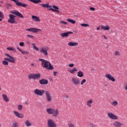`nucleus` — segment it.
I'll list each match as a JSON object with an SVG mask.
<instances>
[{
    "label": "nucleus",
    "instance_id": "obj_1",
    "mask_svg": "<svg viewBox=\"0 0 127 127\" xmlns=\"http://www.w3.org/2000/svg\"><path fill=\"white\" fill-rule=\"evenodd\" d=\"M44 93L46 97V100L47 102H51V101H52V96H51V94L50 93V91H45L43 89H35L34 90V94L37 96H43V94H44Z\"/></svg>",
    "mask_w": 127,
    "mask_h": 127
},
{
    "label": "nucleus",
    "instance_id": "obj_2",
    "mask_svg": "<svg viewBox=\"0 0 127 127\" xmlns=\"http://www.w3.org/2000/svg\"><path fill=\"white\" fill-rule=\"evenodd\" d=\"M46 111L48 115H52L54 118H57L59 115V110L57 108H49Z\"/></svg>",
    "mask_w": 127,
    "mask_h": 127
},
{
    "label": "nucleus",
    "instance_id": "obj_3",
    "mask_svg": "<svg viewBox=\"0 0 127 127\" xmlns=\"http://www.w3.org/2000/svg\"><path fill=\"white\" fill-rule=\"evenodd\" d=\"M39 61H41L42 66L44 68H46L49 70H53V69H54V67L53 66H52L51 63H50V62H48V61L43 60L42 59H40Z\"/></svg>",
    "mask_w": 127,
    "mask_h": 127
},
{
    "label": "nucleus",
    "instance_id": "obj_4",
    "mask_svg": "<svg viewBox=\"0 0 127 127\" xmlns=\"http://www.w3.org/2000/svg\"><path fill=\"white\" fill-rule=\"evenodd\" d=\"M49 48L47 47H43L40 49V52L44 56H48Z\"/></svg>",
    "mask_w": 127,
    "mask_h": 127
},
{
    "label": "nucleus",
    "instance_id": "obj_5",
    "mask_svg": "<svg viewBox=\"0 0 127 127\" xmlns=\"http://www.w3.org/2000/svg\"><path fill=\"white\" fill-rule=\"evenodd\" d=\"M5 56L7 57H9V58H4V60H6V61H8V62H10L11 63H13V64L15 63V58L11 57V56L7 54H6Z\"/></svg>",
    "mask_w": 127,
    "mask_h": 127
},
{
    "label": "nucleus",
    "instance_id": "obj_6",
    "mask_svg": "<svg viewBox=\"0 0 127 127\" xmlns=\"http://www.w3.org/2000/svg\"><path fill=\"white\" fill-rule=\"evenodd\" d=\"M71 83L74 86H78L80 84V79L75 77H71Z\"/></svg>",
    "mask_w": 127,
    "mask_h": 127
},
{
    "label": "nucleus",
    "instance_id": "obj_7",
    "mask_svg": "<svg viewBox=\"0 0 127 127\" xmlns=\"http://www.w3.org/2000/svg\"><path fill=\"white\" fill-rule=\"evenodd\" d=\"M48 127H57V125L55 123V122L52 119L48 120Z\"/></svg>",
    "mask_w": 127,
    "mask_h": 127
},
{
    "label": "nucleus",
    "instance_id": "obj_8",
    "mask_svg": "<svg viewBox=\"0 0 127 127\" xmlns=\"http://www.w3.org/2000/svg\"><path fill=\"white\" fill-rule=\"evenodd\" d=\"M9 19L8 20V22L9 23H11L13 24V23H15V16L13 14H10L9 15Z\"/></svg>",
    "mask_w": 127,
    "mask_h": 127
},
{
    "label": "nucleus",
    "instance_id": "obj_9",
    "mask_svg": "<svg viewBox=\"0 0 127 127\" xmlns=\"http://www.w3.org/2000/svg\"><path fill=\"white\" fill-rule=\"evenodd\" d=\"M12 0V1H14L16 3V5H17L18 6H22V7H27V4H25L21 2H19L18 0Z\"/></svg>",
    "mask_w": 127,
    "mask_h": 127
},
{
    "label": "nucleus",
    "instance_id": "obj_10",
    "mask_svg": "<svg viewBox=\"0 0 127 127\" xmlns=\"http://www.w3.org/2000/svg\"><path fill=\"white\" fill-rule=\"evenodd\" d=\"M105 78L109 80V81H112V82H116V78L110 73H106L105 75Z\"/></svg>",
    "mask_w": 127,
    "mask_h": 127
},
{
    "label": "nucleus",
    "instance_id": "obj_11",
    "mask_svg": "<svg viewBox=\"0 0 127 127\" xmlns=\"http://www.w3.org/2000/svg\"><path fill=\"white\" fill-rule=\"evenodd\" d=\"M53 8H52V6L51 5V7L47 8L49 9V10H52V11H55L56 12H58L59 13L60 12V11H59L58 9H59V7L56 5H53ZM55 8V9H54Z\"/></svg>",
    "mask_w": 127,
    "mask_h": 127
},
{
    "label": "nucleus",
    "instance_id": "obj_12",
    "mask_svg": "<svg viewBox=\"0 0 127 127\" xmlns=\"http://www.w3.org/2000/svg\"><path fill=\"white\" fill-rule=\"evenodd\" d=\"M107 115L109 118L112 120H119V117H118L117 115H115V114L112 113H108Z\"/></svg>",
    "mask_w": 127,
    "mask_h": 127
},
{
    "label": "nucleus",
    "instance_id": "obj_13",
    "mask_svg": "<svg viewBox=\"0 0 127 127\" xmlns=\"http://www.w3.org/2000/svg\"><path fill=\"white\" fill-rule=\"evenodd\" d=\"M26 31H30V32L32 31V32H34V33H37V32H38V31H41V29H37L35 28H29V29H27Z\"/></svg>",
    "mask_w": 127,
    "mask_h": 127
},
{
    "label": "nucleus",
    "instance_id": "obj_14",
    "mask_svg": "<svg viewBox=\"0 0 127 127\" xmlns=\"http://www.w3.org/2000/svg\"><path fill=\"white\" fill-rule=\"evenodd\" d=\"M113 125L115 127H123V126H124V124H123L119 121H115L113 123Z\"/></svg>",
    "mask_w": 127,
    "mask_h": 127
},
{
    "label": "nucleus",
    "instance_id": "obj_15",
    "mask_svg": "<svg viewBox=\"0 0 127 127\" xmlns=\"http://www.w3.org/2000/svg\"><path fill=\"white\" fill-rule=\"evenodd\" d=\"M11 13L15 14V15H17V16H19V17H21V18H23V15H22L21 13L18 12V11L13 10Z\"/></svg>",
    "mask_w": 127,
    "mask_h": 127
},
{
    "label": "nucleus",
    "instance_id": "obj_16",
    "mask_svg": "<svg viewBox=\"0 0 127 127\" xmlns=\"http://www.w3.org/2000/svg\"><path fill=\"white\" fill-rule=\"evenodd\" d=\"M13 113L16 117H17V118H18L19 119H23V118L24 117V116H23V114L19 113L17 111H14Z\"/></svg>",
    "mask_w": 127,
    "mask_h": 127
},
{
    "label": "nucleus",
    "instance_id": "obj_17",
    "mask_svg": "<svg viewBox=\"0 0 127 127\" xmlns=\"http://www.w3.org/2000/svg\"><path fill=\"white\" fill-rule=\"evenodd\" d=\"M70 34H73V32H66L65 33H63L61 34L62 37H68Z\"/></svg>",
    "mask_w": 127,
    "mask_h": 127
},
{
    "label": "nucleus",
    "instance_id": "obj_18",
    "mask_svg": "<svg viewBox=\"0 0 127 127\" xmlns=\"http://www.w3.org/2000/svg\"><path fill=\"white\" fill-rule=\"evenodd\" d=\"M16 48H17V50H18L19 51H20V52H21L22 53V54H24V55H28V54H29V53H28V52L23 51V50L19 48V47L17 46Z\"/></svg>",
    "mask_w": 127,
    "mask_h": 127
},
{
    "label": "nucleus",
    "instance_id": "obj_19",
    "mask_svg": "<svg viewBox=\"0 0 127 127\" xmlns=\"http://www.w3.org/2000/svg\"><path fill=\"white\" fill-rule=\"evenodd\" d=\"M39 83L41 85H47L48 84V80L42 79L39 80Z\"/></svg>",
    "mask_w": 127,
    "mask_h": 127
},
{
    "label": "nucleus",
    "instance_id": "obj_20",
    "mask_svg": "<svg viewBox=\"0 0 127 127\" xmlns=\"http://www.w3.org/2000/svg\"><path fill=\"white\" fill-rule=\"evenodd\" d=\"M92 104H93V99H89L86 102V105L87 107H89V108H91V107H92Z\"/></svg>",
    "mask_w": 127,
    "mask_h": 127
},
{
    "label": "nucleus",
    "instance_id": "obj_21",
    "mask_svg": "<svg viewBox=\"0 0 127 127\" xmlns=\"http://www.w3.org/2000/svg\"><path fill=\"white\" fill-rule=\"evenodd\" d=\"M11 127H19V125L18 124V123L17 122H16V121H13L11 122Z\"/></svg>",
    "mask_w": 127,
    "mask_h": 127
},
{
    "label": "nucleus",
    "instance_id": "obj_22",
    "mask_svg": "<svg viewBox=\"0 0 127 127\" xmlns=\"http://www.w3.org/2000/svg\"><path fill=\"white\" fill-rule=\"evenodd\" d=\"M68 46H71V47H74V46H78V43L77 42H69L68 43Z\"/></svg>",
    "mask_w": 127,
    "mask_h": 127
},
{
    "label": "nucleus",
    "instance_id": "obj_23",
    "mask_svg": "<svg viewBox=\"0 0 127 127\" xmlns=\"http://www.w3.org/2000/svg\"><path fill=\"white\" fill-rule=\"evenodd\" d=\"M2 96L3 100V101H4V102H6V103L9 102V99H8V97H7V96L6 95L2 94Z\"/></svg>",
    "mask_w": 127,
    "mask_h": 127
},
{
    "label": "nucleus",
    "instance_id": "obj_24",
    "mask_svg": "<svg viewBox=\"0 0 127 127\" xmlns=\"http://www.w3.org/2000/svg\"><path fill=\"white\" fill-rule=\"evenodd\" d=\"M101 29L102 30H109L110 29V27L108 25L104 26V25H101L100 26Z\"/></svg>",
    "mask_w": 127,
    "mask_h": 127
},
{
    "label": "nucleus",
    "instance_id": "obj_25",
    "mask_svg": "<svg viewBox=\"0 0 127 127\" xmlns=\"http://www.w3.org/2000/svg\"><path fill=\"white\" fill-rule=\"evenodd\" d=\"M77 76L79 78H82V77H84V72L82 71H79L77 73Z\"/></svg>",
    "mask_w": 127,
    "mask_h": 127
},
{
    "label": "nucleus",
    "instance_id": "obj_26",
    "mask_svg": "<svg viewBox=\"0 0 127 127\" xmlns=\"http://www.w3.org/2000/svg\"><path fill=\"white\" fill-rule=\"evenodd\" d=\"M40 5L43 8L46 7L47 8L51 7V5L48 4V3H46V4L42 3V4H40Z\"/></svg>",
    "mask_w": 127,
    "mask_h": 127
},
{
    "label": "nucleus",
    "instance_id": "obj_27",
    "mask_svg": "<svg viewBox=\"0 0 127 127\" xmlns=\"http://www.w3.org/2000/svg\"><path fill=\"white\" fill-rule=\"evenodd\" d=\"M68 71L71 74H75L78 69L76 67H73L72 70H68Z\"/></svg>",
    "mask_w": 127,
    "mask_h": 127
},
{
    "label": "nucleus",
    "instance_id": "obj_28",
    "mask_svg": "<svg viewBox=\"0 0 127 127\" xmlns=\"http://www.w3.org/2000/svg\"><path fill=\"white\" fill-rule=\"evenodd\" d=\"M39 78H40V73L34 74V80L39 79Z\"/></svg>",
    "mask_w": 127,
    "mask_h": 127
},
{
    "label": "nucleus",
    "instance_id": "obj_29",
    "mask_svg": "<svg viewBox=\"0 0 127 127\" xmlns=\"http://www.w3.org/2000/svg\"><path fill=\"white\" fill-rule=\"evenodd\" d=\"M32 18L35 21H40V19H39V17H38L36 16H32Z\"/></svg>",
    "mask_w": 127,
    "mask_h": 127
},
{
    "label": "nucleus",
    "instance_id": "obj_30",
    "mask_svg": "<svg viewBox=\"0 0 127 127\" xmlns=\"http://www.w3.org/2000/svg\"><path fill=\"white\" fill-rule=\"evenodd\" d=\"M29 1H31V2H33L34 3H39V2H41V0H28Z\"/></svg>",
    "mask_w": 127,
    "mask_h": 127
},
{
    "label": "nucleus",
    "instance_id": "obj_31",
    "mask_svg": "<svg viewBox=\"0 0 127 127\" xmlns=\"http://www.w3.org/2000/svg\"><path fill=\"white\" fill-rule=\"evenodd\" d=\"M25 125L26 127H31V123L28 120H26L25 122Z\"/></svg>",
    "mask_w": 127,
    "mask_h": 127
},
{
    "label": "nucleus",
    "instance_id": "obj_32",
    "mask_svg": "<svg viewBox=\"0 0 127 127\" xmlns=\"http://www.w3.org/2000/svg\"><path fill=\"white\" fill-rule=\"evenodd\" d=\"M111 105L113 106V107H117V106L119 105V102H118V101H114L111 103Z\"/></svg>",
    "mask_w": 127,
    "mask_h": 127
},
{
    "label": "nucleus",
    "instance_id": "obj_33",
    "mask_svg": "<svg viewBox=\"0 0 127 127\" xmlns=\"http://www.w3.org/2000/svg\"><path fill=\"white\" fill-rule=\"evenodd\" d=\"M67 21L68 22H70V23H72V24H75V23H76V21L74 20H72L71 19H67Z\"/></svg>",
    "mask_w": 127,
    "mask_h": 127
},
{
    "label": "nucleus",
    "instance_id": "obj_34",
    "mask_svg": "<svg viewBox=\"0 0 127 127\" xmlns=\"http://www.w3.org/2000/svg\"><path fill=\"white\" fill-rule=\"evenodd\" d=\"M81 26H83V27H89L90 25L88 24H85V23H82L80 24Z\"/></svg>",
    "mask_w": 127,
    "mask_h": 127
},
{
    "label": "nucleus",
    "instance_id": "obj_35",
    "mask_svg": "<svg viewBox=\"0 0 127 127\" xmlns=\"http://www.w3.org/2000/svg\"><path fill=\"white\" fill-rule=\"evenodd\" d=\"M32 46H33L34 49H35V50H37V51H39V49H38V48L36 47V46H35V44L33 43L32 44Z\"/></svg>",
    "mask_w": 127,
    "mask_h": 127
},
{
    "label": "nucleus",
    "instance_id": "obj_36",
    "mask_svg": "<svg viewBox=\"0 0 127 127\" xmlns=\"http://www.w3.org/2000/svg\"><path fill=\"white\" fill-rule=\"evenodd\" d=\"M23 106L22 105L19 104L17 106V109L18 111H21L22 110Z\"/></svg>",
    "mask_w": 127,
    "mask_h": 127
},
{
    "label": "nucleus",
    "instance_id": "obj_37",
    "mask_svg": "<svg viewBox=\"0 0 127 127\" xmlns=\"http://www.w3.org/2000/svg\"><path fill=\"white\" fill-rule=\"evenodd\" d=\"M28 79H34V74H32L31 75H29L28 76Z\"/></svg>",
    "mask_w": 127,
    "mask_h": 127
},
{
    "label": "nucleus",
    "instance_id": "obj_38",
    "mask_svg": "<svg viewBox=\"0 0 127 127\" xmlns=\"http://www.w3.org/2000/svg\"><path fill=\"white\" fill-rule=\"evenodd\" d=\"M2 64H3V65H8V62L6 61V60L3 61L2 62Z\"/></svg>",
    "mask_w": 127,
    "mask_h": 127
},
{
    "label": "nucleus",
    "instance_id": "obj_39",
    "mask_svg": "<svg viewBox=\"0 0 127 127\" xmlns=\"http://www.w3.org/2000/svg\"><path fill=\"white\" fill-rule=\"evenodd\" d=\"M7 50L11 51H15V49L12 47H8L7 48Z\"/></svg>",
    "mask_w": 127,
    "mask_h": 127
},
{
    "label": "nucleus",
    "instance_id": "obj_40",
    "mask_svg": "<svg viewBox=\"0 0 127 127\" xmlns=\"http://www.w3.org/2000/svg\"><path fill=\"white\" fill-rule=\"evenodd\" d=\"M60 22L61 24H64V25H67V24H68L67 22H65L64 21H61Z\"/></svg>",
    "mask_w": 127,
    "mask_h": 127
},
{
    "label": "nucleus",
    "instance_id": "obj_41",
    "mask_svg": "<svg viewBox=\"0 0 127 127\" xmlns=\"http://www.w3.org/2000/svg\"><path fill=\"white\" fill-rule=\"evenodd\" d=\"M86 79H83L81 81L80 84H81V85H84V84H85V83H86Z\"/></svg>",
    "mask_w": 127,
    "mask_h": 127
},
{
    "label": "nucleus",
    "instance_id": "obj_42",
    "mask_svg": "<svg viewBox=\"0 0 127 127\" xmlns=\"http://www.w3.org/2000/svg\"><path fill=\"white\" fill-rule=\"evenodd\" d=\"M68 127H75V125L73 123H68Z\"/></svg>",
    "mask_w": 127,
    "mask_h": 127
},
{
    "label": "nucleus",
    "instance_id": "obj_43",
    "mask_svg": "<svg viewBox=\"0 0 127 127\" xmlns=\"http://www.w3.org/2000/svg\"><path fill=\"white\" fill-rule=\"evenodd\" d=\"M115 56H120V52L116 51L114 54Z\"/></svg>",
    "mask_w": 127,
    "mask_h": 127
},
{
    "label": "nucleus",
    "instance_id": "obj_44",
    "mask_svg": "<svg viewBox=\"0 0 127 127\" xmlns=\"http://www.w3.org/2000/svg\"><path fill=\"white\" fill-rule=\"evenodd\" d=\"M19 45H20V46H21V47L24 46V43H23V42H20V43H19Z\"/></svg>",
    "mask_w": 127,
    "mask_h": 127
},
{
    "label": "nucleus",
    "instance_id": "obj_45",
    "mask_svg": "<svg viewBox=\"0 0 127 127\" xmlns=\"http://www.w3.org/2000/svg\"><path fill=\"white\" fill-rule=\"evenodd\" d=\"M90 10H92V11H95V8L93 7H90Z\"/></svg>",
    "mask_w": 127,
    "mask_h": 127
},
{
    "label": "nucleus",
    "instance_id": "obj_46",
    "mask_svg": "<svg viewBox=\"0 0 127 127\" xmlns=\"http://www.w3.org/2000/svg\"><path fill=\"white\" fill-rule=\"evenodd\" d=\"M27 37H31V38H33V37H34L33 35H27Z\"/></svg>",
    "mask_w": 127,
    "mask_h": 127
},
{
    "label": "nucleus",
    "instance_id": "obj_47",
    "mask_svg": "<svg viewBox=\"0 0 127 127\" xmlns=\"http://www.w3.org/2000/svg\"><path fill=\"white\" fill-rule=\"evenodd\" d=\"M69 67H74V64H69Z\"/></svg>",
    "mask_w": 127,
    "mask_h": 127
},
{
    "label": "nucleus",
    "instance_id": "obj_48",
    "mask_svg": "<svg viewBox=\"0 0 127 127\" xmlns=\"http://www.w3.org/2000/svg\"><path fill=\"white\" fill-rule=\"evenodd\" d=\"M102 36H103V37H104V38H105L106 39V40H108V38H107V36H106L105 35H103Z\"/></svg>",
    "mask_w": 127,
    "mask_h": 127
},
{
    "label": "nucleus",
    "instance_id": "obj_49",
    "mask_svg": "<svg viewBox=\"0 0 127 127\" xmlns=\"http://www.w3.org/2000/svg\"><path fill=\"white\" fill-rule=\"evenodd\" d=\"M57 72L56 71H54V76H57Z\"/></svg>",
    "mask_w": 127,
    "mask_h": 127
},
{
    "label": "nucleus",
    "instance_id": "obj_50",
    "mask_svg": "<svg viewBox=\"0 0 127 127\" xmlns=\"http://www.w3.org/2000/svg\"><path fill=\"white\" fill-rule=\"evenodd\" d=\"M0 17H2V12L0 11Z\"/></svg>",
    "mask_w": 127,
    "mask_h": 127
},
{
    "label": "nucleus",
    "instance_id": "obj_51",
    "mask_svg": "<svg viewBox=\"0 0 127 127\" xmlns=\"http://www.w3.org/2000/svg\"><path fill=\"white\" fill-rule=\"evenodd\" d=\"M101 27V26H99V27H98L97 28V30H100V28Z\"/></svg>",
    "mask_w": 127,
    "mask_h": 127
},
{
    "label": "nucleus",
    "instance_id": "obj_52",
    "mask_svg": "<svg viewBox=\"0 0 127 127\" xmlns=\"http://www.w3.org/2000/svg\"><path fill=\"white\" fill-rule=\"evenodd\" d=\"M31 66H34V64H31Z\"/></svg>",
    "mask_w": 127,
    "mask_h": 127
},
{
    "label": "nucleus",
    "instance_id": "obj_53",
    "mask_svg": "<svg viewBox=\"0 0 127 127\" xmlns=\"http://www.w3.org/2000/svg\"><path fill=\"white\" fill-rule=\"evenodd\" d=\"M107 86H108V85L105 84V85H104V87H107Z\"/></svg>",
    "mask_w": 127,
    "mask_h": 127
},
{
    "label": "nucleus",
    "instance_id": "obj_54",
    "mask_svg": "<svg viewBox=\"0 0 127 127\" xmlns=\"http://www.w3.org/2000/svg\"><path fill=\"white\" fill-rule=\"evenodd\" d=\"M2 20V19H1V18H0V21H1Z\"/></svg>",
    "mask_w": 127,
    "mask_h": 127
},
{
    "label": "nucleus",
    "instance_id": "obj_55",
    "mask_svg": "<svg viewBox=\"0 0 127 127\" xmlns=\"http://www.w3.org/2000/svg\"><path fill=\"white\" fill-rule=\"evenodd\" d=\"M1 90V87H0V91Z\"/></svg>",
    "mask_w": 127,
    "mask_h": 127
},
{
    "label": "nucleus",
    "instance_id": "obj_56",
    "mask_svg": "<svg viewBox=\"0 0 127 127\" xmlns=\"http://www.w3.org/2000/svg\"><path fill=\"white\" fill-rule=\"evenodd\" d=\"M28 44H29V42H27Z\"/></svg>",
    "mask_w": 127,
    "mask_h": 127
},
{
    "label": "nucleus",
    "instance_id": "obj_57",
    "mask_svg": "<svg viewBox=\"0 0 127 127\" xmlns=\"http://www.w3.org/2000/svg\"><path fill=\"white\" fill-rule=\"evenodd\" d=\"M0 127H1V125L0 124Z\"/></svg>",
    "mask_w": 127,
    "mask_h": 127
},
{
    "label": "nucleus",
    "instance_id": "obj_58",
    "mask_svg": "<svg viewBox=\"0 0 127 127\" xmlns=\"http://www.w3.org/2000/svg\"><path fill=\"white\" fill-rule=\"evenodd\" d=\"M66 98H68V96L67 95H66Z\"/></svg>",
    "mask_w": 127,
    "mask_h": 127
}]
</instances>
